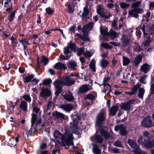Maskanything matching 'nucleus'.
<instances>
[{
	"mask_svg": "<svg viewBox=\"0 0 154 154\" xmlns=\"http://www.w3.org/2000/svg\"><path fill=\"white\" fill-rule=\"evenodd\" d=\"M102 136L99 134H94V140L97 143L100 144L102 143L103 140V139L102 137Z\"/></svg>",
	"mask_w": 154,
	"mask_h": 154,
	"instance_id": "nucleus-25",
	"label": "nucleus"
},
{
	"mask_svg": "<svg viewBox=\"0 0 154 154\" xmlns=\"http://www.w3.org/2000/svg\"><path fill=\"white\" fill-rule=\"evenodd\" d=\"M152 39L149 36H148L147 37V39L143 43L144 45L145 46L148 45L150 42H152Z\"/></svg>",
	"mask_w": 154,
	"mask_h": 154,
	"instance_id": "nucleus-51",
	"label": "nucleus"
},
{
	"mask_svg": "<svg viewBox=\"0 0 154 154\" xmlns=\"http://www.w3.org/2000/svg\"><path fill=\"white\" fill-rule=\"evenodd\" d=\"M140 27L141 29L142 30L143 35V37L145 38V36L146 35H148V34L145 32V28L146 26L145 24H142L141 25H140Z\"/></svg>",
	"mask_w": 154,
	"mask_h": 154,
	"instance_id": "nucleus-49",
	"label": "nucleus"
},
{
	"mask_svg": "<svg viewBox=\"0 0 154 154\" xmlns=\"http://www.w3.org/2000/svg\"><path fill=\"white\" fill-rule=\"evenodd\" d=\"M127 127H124V124H121L118 125H116L115 126L114 130L115 131H119V133L121 136H126L128 134L127 131Z\"/></svg>",
	"mask_w": 154,
	"mask_h": 154,
	"instance_id": "nucleus-3",
	"label": "nucleus"
},
{
	"mask_svg": "<svg viewBox=\"0 0 154 154\" xmlns=\"http://www.w3.org/2000/svg\"><path fill=\"white\" fill-rule=\"evenodd\" d=\"M143 9L140 8L137 9H133L131 11H129L128 14L130 16H132L135 18L139 17L138 14H142L144 12Z\"/></svg>",
	"mask_w": 154,
	"mask_h": 154,
	"instance_id": "nucleus-6",
	"label": "nucleus"
},
{
	"mask_svg": "<svg viewBox=\"0 0 154 154\" xmlns=\"http://www.w3.org/2000/svg\"><path fill=\"white\" fill-rule=\"evenodd\" d=\"M70 77L68 76H66L65 79L64 80V82L65 85L68 86H70L73 85L75 82V81L74 80H70Z\"/></svg>",
	"mask_w": 154,
	"mask_h": 154,
	"instance_id": "nucleus-24",
	"label": "nucleus"
},
{
	"mask_svg": "<svg viewBox=\"0 0 154 154\" xmlns=\"http://www.w3.org/2000/svg\"><path fill=\"white\" fill-rule=\"evenodd\" d=\"M89 13V8H83V12L81 15H80V17L83 20H86V18Z\"/></svg>",
	"mask_w": 154,
	"mask_h": 154,
	"instance_id": "nucleus-19",
	"label": "nucleus"
},
{
	"mask_svg": "<svg viewBox=\"0 0 154 154\" xmlns=\"http://www.w3.org/2000/svg\"><path fill=\"white\" fill-rule=\"evenodd\" d=\"M17 11V9H15L14 11L10 12V14L8 17V19L10 22H11L14 20Z\"/></svg>",
	"mask_w": 154,
	"mask_h": 154,
	"instance_id": "nucleus-36",
	"label": "nucleus"
},
{
	"mask_svg": "<svg viewBox=\"0 0 154 154\" xmlns=\"http://www.w3.org/2000/svg\"><path fill=\"white\" fill-rule=\"evenodd\" d=\"M141 3V1H137L131 5V7L133 9H137L139 8Z\"/></svg>",
	"mask_w": 154,
	"mask_h": 154,
	"instance_id": "nucleus-43",
	"label": "nucleus"
},
{
	"mask_svg": "<svg viewBox=\"0 0 154 154\" xmlns=\"http://www.w3.org/2000/svg\"><path fill=\"white\" fill-rule=\"evenodd\" d=\"M108 34V36L113 38H116L118 35V33L115 31H110Z\"/></svg>",
	"mask_w": 154,
	"mask_h": 154,
	"instance_id": "nucleus-47",
	"label": "nucleus"
},
{
	"mask_svg": "<svg viewBox=\"0 0 154 154\" xmlns=\"http://www.w3.org/2000/svg\"><path fill=\"white\" fill-rule=\"evenodd\" d=\"M32 105L33 112H35V114H37L39 113L40 110V109L35 106L34 102L33 103Z\"/></svg>",
	"mask_w": 154,
	"mask_h": 154,
	"instance_id": "nucleus-44",
	"label": "nucleus"
},
{
	"mask_svg": "<svg viewBox=\"0 0 154 154\" xmlns=\"http://www.w3.org/2000/svg\"><path fill=\"white\" fill-rule=\"evenodd\" d=\"M119 5L120 7L123 9H125L130 6V4H127L125 2H121L120 3Z\"/></svg>",
	"mask_w": 154,
	"mask_h": 154,
	"instance_id": "nucleus-46",
	"label": "nucleus"
},
{
	"mask_svg": "<svg viewBox=\"0 0 154 154\" xmlns=\"http://www.w3.org/2000/svg\"><path fill=\"white\" fill-rule=\"evenodd\" d=\"M145 138L143 136H141L138 139L137 142L141 146H143L145 143Z\"/></svg>",
	"mask_w": 154,
	"mask_h": 154,
	"instance_id": "nucleus-41",
	"label": "nucleus"
},
{
	"mask_svg": "<svg viewBox=\"0 0 154 154\" xmlns=\"http://www.w3.org/2000/svg\"><path fill=\"white\" fill-rule=\"evenodd\" d=\"M67 65L68 68L74 70L75 67L77 66V63L74 61H71L67 63Z\"/></svg>",
	"mask_w": 154,
	"mask_h": 154,
	"instance_id": "nucleus-33",
	"label": "nucleus"
},
{
	"mask_svg": "<svg viewBox=\"0 0 154 154\" xmlns=\"http://www.w3.org/2000/svg\"><path fill=\"white\" fill-rule=\"evenodd\" d=\"M4 7L5 8H7L5 9V11L10 12L12 10L13 8V5L11 3V0H7L6 1L4 4Z\"/></svg>",
	"mask_w": 154,
	"mask_h": 154,
	"instance_id": "nucleus-15",
	"label": "nucleus"
},
{
	"mask_svg": "<svg viewBox=\"0 0 154 154\" xmlns=\"http://www.w3.org/2000/svg\"><path fill=\"white\" fill-rule=\"evenodd\" d=\"M135 100H134L128 101L125 103H122L120 106L121 108L125 111H130L131 107V104H134Z\"/></svg>",
	"mask_w": 154,
	"mask_h": 154,
	"instance_id": "nucleus-7",
	"label": "nucleus"
},
{
	"mask_svg": "<svg viewBox=\"0 0 154 154\" xmlns=\"http://www.w3.org/2000/svg\"><path fill=\"white\" fill-rule=\"evenodd\" d=\"M96 61L94 59H92L89 65V67L92 70L93 72L96 71L95 68Z\"/></svg>",
	"mask_w": 154,
	"mask_h": 154,
	"instance_id": "nucleus-37",
	"label": "nucleus"
},
{
	"mask_svg": "<svg viewBox=\"0 0 154 154\" xmlns=\"http://www.w3.org/2000/svg\"><path fill=\"white\" fill-rule=\"evenodd\" d=\"M23 50L24 54L26 57L27 56V54L29 55L30 53H32V52L31 49L30 48H29L26 46L23 47Z\"/></svg>",
	"mask_w": 154,
	"mask_h": 154,
	"instance_id": "nucleus-38",
	"label": "nucleus"
},
{
	"mask_svg": "<svg viewBox=\"0 0 154 154\" xmlns=\"http://www.w3.org/2000/svg\"><path fill=\"white\" fill-rule=\"evenodd\" d=\"M143 146L146 148H152L154 147V138L150 140L149 139L145 140Z\"/></svg>",
	"mask_w": 154,
	"mask_h": 154,
	"instance_id": "nucleus-12",
	"label": "nucleus"
},
{
	"mask_svg": "<svg viewBox=\"0 0 154 154\" xmlns=\"http://www.w3.org/2000/svg\"><path fill=\"white\" fill-rule=\"evenodd\" d=\"M39 81L38 80H37L36 78H33V79H32L31 82L33 85H36L38 84Z\"/></svg>",
	"mask_w": 154,
	"mask_h": 154,
	"instance_id": "nucleus-64",
	"label": "nucleus"
},
{
	"mask_svg": "<svg viewBox=\"0 0 154 154\" xmlns=\"http://www.w3.org/2000/svg\"><path fill=\"white\" fill-rule=\"evenodd\" d=\"M63 134L61 133L58 130H55L54 132V136L56 138H58L59 136H60V138L62 137Z\"/></svg>",
	"mask_w": 154,
	"mask_h": 154,
	"instance_id": "nucleus-48",
	"label": "nucleus"
},
{
	"mask_svg": "<svg viewBox=\"0 0 154 154\" xmlns=\"http://www.w3.org/2000/svg\"><path fill=\"white\" fill-rule=\"evenodd\" d=\"M74 7L75 5L73 2H70L67 6V12L69 14L73 13L75 11Z\"/></svg>",
	"mask_w": 154,
	"mask_h": 154,
	"instance_id": "nucleus-23",
	"label": "nucleus"
},
{
	"mask_svg": "<svg viewBox=\"0 0 154 154\" xmlns=\"http://www.w3.org/2000/svg\"><path fill=\"white\" fill-rule=\"evenodd\" d=\"M106 120V117L103 112L99 113L96 117V125L99 128L98 130L100 134L103 136L105 139L108 140L111 138L112 135L109 133L105 130L102 127L103 123Z\"/></svg>",
	"mask_w": 154,
	"mask_h": 154,
	"instance_id": "nucleus-2",
	"label": "nucleus"
},
{
	"mask_svg": "<svg viewBox=\"0 0 154 154\" xmlns=\"http://www.w3.org/2000/svg\"><path fill=\"white\" fill-rule=\"evenodd\" d=\"M123 65L124 66H126L128 65L131 62L130 60L128 58L124 56L123 57Z\"/></svg>",
	"mask_w": 154,
	"mask_h": 154,
	"instance_id": "nucleus-42",
	"label": "nucleus"
},
{
	"mask_svg": "<svg viewBox=\"0 0 154 154\" xmlns=\"http://www.w3.org/2000/svg\"><path fill=\"white\" fill-rule=\"evenodd\" d=\"M61 108L67 112L71 111L73 109V106L70 104L62 105H61Z\"/></svg>",
	"mask_w": 154,
	"mask_h": 154,
	"instance_id": "nucleus-28",
	"label": "nucleus"
},
{
	"mask_svg": "<svg viewBox=\"0 0 154 154\" xmlns=\"http://www.w3.org/2000/svg\"><path fill=\"white\" fill-rule=\"evenodd\" d=\"M46 13L48 15H51L54 13V10H52L50 7H48L45 9Z\"/></svg>",
	"mask_w": 154,
	"mask_h": 154,
	"instance_id": "nucleus-53",
	"label": "nucleus"
},
{
	"mask_svg": "<svg viewBox=\"0 0 154 154\" xmlns=\"http://www.w3.org/2000/svg\"><path fill=\"white\" fill-rule=\"evenodd\" d=\"M110 79V77L109 76V75L107 77H105L104 78L102 84H105V83L108 82Z\"/></svg>",
	"mask_w": 154,
	"mask_h": 154,
	"instance_id": "nucleus-62",
	"label": "nucleus"
},
{
	"mask_svg": "<svg viewBox=\"0 0 154 154\" xmlns=\"http://www.w3.org/2000/svg\"><path fill=\"white\" fill-rule=\"evenodd\" d=\"M150 66L147 63L144 64L141 66L140 70L145 73H146L150 70Z\"/></svg>",
	"mask_w": 154,
	"mask_h": 154,
	"instance_id": "nucleus-17",
	"label": "nucleus"
},
{
	"mask_svg": "<svg viewBox=\"0 0 154 154\" xmlns=\"http://www.w3.org/2000/svg\"><path fill=\"white\" fill-rule=\"evenodd\" d=\"M63 50V52L64 54H69V53L71 54L72 53L71 51H70V49L68 46L64 48Z\"/></svg>",
	"mask_w": 154,
	"mask_h": 154,
	"instance_id": "nucleus-56",
	"label": "nucleus"
},
{
	"mask_svg": "<svg viewBox=\"0 0 154 154\" xmlns=\"http://www.w3.org/2000/svg\"><path fill=\"white\" fill-rule=\"evenodd\" d=\"M53 84L56 88V91L55 94L56 96H57L62 92V87L61 86L60 82L59 80L55 81Z\"/></svg>",
	"mask_w": 154,
	"mask_h": 154,
	"instance_id": "nucleus-9",
	"label": "nucleus"
},
{
	"mask_svg": "<svg viewBox=\"0 0 154 154\" xmlns=\"http://www.w3.org/2000/svg\"><path fill=\"white\" fill-rule=\"evenodd\" d=\"M80 119V117L77 116L76 118L73 119V121L70 123V128L72 130V133L69 130L65 129L64 133L62 135V137L60 138L61 140V142L58 140H57L58 143H59L63 147H64L67 149H69L70 151H72L71 149H69V147H66L70 146V145H73V140L74 139L73 133L78 135L80 134L78 131V122Z\"/></svg>",
	"mask_w": 154,
	"mask_h": 154,
	"instance_id": "nucleus-1",
	"label": "nucleus"
},
{
	"mask_svg": "<svg viewBox=\"0 0 154 154\" xmlns=\"http://www.w3.org/2000/svg\"><path fill=\"white\" fill-rule=\"evenodd\" d=\"M142 57L141 55L139 54L134 58V64L136 67L138 66L140 63L142 61Z\"/></svg>",
	"mask_w": 154,
	"mask_h": 154,
	"instance_id": "nucleus-21",
	"label": "nucleus"
},
{
	"mask_svg": "<svg viewBox=\"0 0 154 154\" xmlns=\"http://www.w3.org/2000/svg\"><path fill=\"white\" fill-rule=\"evenodd\" d=\"M67 45L71 51H76V45L75 43H72V41H70L69 43H67Z\"/></svg>",
	"mask_w": 154,
	"mask_h": 154,
	"instance_id": "nucleus-39",
	"label": "nucleus"
},
{
	"mask_svg": "<svg viewBox=\"0 0 154 154\" xmlns=\"http://www.w3.org/2000/svg\"><path fill=\"white\" fill-rule=\"evenodd\" d=\"M147 75H145L143 76H142L140 78V82L142 84H145L146 83V82H145L146 77L147 76Z\"/></svg>",
	"mask_w": 154,
	"mask_h": 154,
	"instance_id": "nucleus-58",
	"label": "nucleus"
},
{
	"mask_svg": "<svg viewBox=\"0 0 154 154\" xmlns=\"http://www.w3.org/2000/svg\"><path fill=\"white\" fill-rule=\"evenodd\" d=\"M27 76L24 78L23 77L24 79V83H29L31 82L32 79L34 78L35 75L34 74L30 75L29 74H27Z\"/></svg>",
	"mask_w": 154,
	"mask_h": 154,
	"instance_id": "nucleus-29",
	"label": "nucleus"
},
{
	"mask_svg": "<svg viewBox=\"0 0 154 154\" xmlns=\"http://www.w3.org/2000/svg\"><path fill=\"white\" fill-rule=\"evenodd\" d=\"M138 96L139 98H143L145 92V90L143 88H141L139 90Z\"/></svg>",
	"mask_w": 154,
	"mask_h": 154,
	"instance_id": "nucleus-45",
	"label": "nucleus"
},
{
	"mask_svg": "<svg viewBox=\"0 0 154 154\" xmlns=\"http://www.w3.org/2000/svg\"><path fill=\"white\" fill-rule=\"evenodd\" d=\"M82 32L83 33V35L81 34L77 33L74 35V36L78 37L84 42L90 41V40L89 38V35L88 31H86Z\"/></svg>",
	"mask_w": 154,
	"mask_h": 154,
	"instance_id": "nucleus-8",
	"label": "nucleus"
},
{
	"mask_svg": "<svg viewBox=\"0 0 154 154\" xmlns=\"http://www.w3.org/2000/svg\"><path fill=\"white\" fill-rule=\"evenodd\" d=\"M31 125L33 127L34 126L37 127L38 125L42 123V119L41 118L39 119L38 120V115L34 113H32L31 115Z\"/></svg>",
	"mask_w": 154,
	"mask_h": 154,
	"instance_id": "nucleus-4",
	"label": "nucleus"
},
{
	"mask_svg": "<svg viewBox=\"0 0 154 154\" xmlns=\"http://www.w3.org/2000/svg\"><path fill=\"white\" fill-rule=\"evenodd\" d=\"M134 154H147V152L140 148V146L132 151Z\"/></svg>",
	"mask_w": 154,
	"mask_h": 154,
	"instance_id": "nucleus-32",
	"label": "nucleus"
},
{
	"mask_svg": "<svg viewBox=\"0 0 154 154\" xmlns=\"http://www.w3.org/2000/svg\"><path fill=\"white\" fill-rule=\"evenodd\" d=\"M101 8L100 6L99 8L97 10V14L100 16L101 17L103 18L106 19H109L110 16V14L108 16H106L104 12H101Z\"/></svg>",
	"mask_w": 154,
	"mask_h": 154,
	"instance_id": "nucleus-22",
	"label": "nucleus"
},
{
	"mask_svg": "<svg viewBox=\"0 0 154 154\" xmlns=\"http://www.w3.org/2000/svg\"><path fill=\"white\" fill-rule=\"evenodd\" d=\"M119 107L116 105L113 106L110 108L109 111V115L112 116H115L119 110Z\"/></svg>",
	"mask_w": 154,
	"mask_h": 154,
	"instance_id": "nucleus-18",
	"label": "nucleus"
},
{
	"mask_svg": "<svg viewBox=\"0 0 154 154\" xmlns=\"http://www.w3.org/2000/svg\"><path fill=\"white\" fill-rule=\"evenodd\" d=\"M102 85L104 87H106L107 89H105V92H106V90H109L110 88H109V87H110V88L111 89V86L109 84L106 83L105 84H102Z\"/></svg>",
	"mask_w": 154,
	"mask_h": 154,
	"instance_id": "nucleus-63",
	"label": "nucleus"
},
{
	"mask_svg": "<svg viewBox=\"0 0 154 154\" xmlns=\"http://www.w3.org/2000/svg\"><path fill=\"white\" fill-rule=\"evenodd\" d=\"M22 98L28 103H30L31 101V98L29 95L25 94L22 97Z\"/></svg>",
	"mask_w": 154,
	"mask_h": 154,
	"instance_id": "nucleus-54",
	"label": "nucleus"
},
{
	"mask_svg": "<svg viewBox=\"0 0 154 154\" xmlns=\"http://www.w3.org/2000/svg\"><path fill=\"white\" fill-rule=\"evenodd\" d=\"M127 143L132 148L134 149L139 146L134 140L131 139H128Z\"/></svg>",
	"mask_w": 154,
	"mask_h": 154,
	"instance_id": "nucleus-16",
	"label": "nucleus"
},
{
	"mask_svg": "<svg viewBox=\"0 0 154 154\" xmlns=\"http://www.w3.org/2000/svg\"><path fill=\"white\" fill-rule=\"evenodd\" d=\"M54 69L58 70H65L67 69V67L65 64L58 62L56 63L53 67Z\"/></svg>",
	"mask_w": 154,
	"mask_h": 154,
	"instance_id": "nucleus-13",
	"label": "nucleus"
},
{
	"mask_svg": "<svg viewBox=\"0 0 154 154\" xmlns=\"http://www.w3.org/2000/svg\"><path fill=\"white\" fill-rule=\"evenodd\" d=\"M102 35H103L104 36H108L109 32H107V31L106 29H103L100 31Z\"/></svg>",
	"mask_w": 154,
	"mask_h": 154,
	"instance_id": "nucleus-61",
	"label": "nucleus"
},
{
	"mask_svg": "<svg viewBox=\"0 0 154 154\" xmlns=\"http://www.w3.org/2000/svg\"><path fill=\"white\" fill-rule=\"evenodd\" d=\"M146 31L147 32L150 31L149 34L150 35H154V24H152L149 26H146Z\"/></svg>",
	"mask_w": 154,
	"mask_h": 154,
	"instance_id": "nucleus-35",
	"label": "nucleus"
},
{
	"mask_svg": "<svg viewBox=\"0 0 154 154\" xmlns=\"http://www.w3.org/2000/svg\"><path fill=\"white\" fill-rule=\"evenodd\" d=\"M96 98L95 96L91 93H89L85 95L84 97L85 100H89L91 101H95Z\"/></svg>",
	"mask_w": 154,
	"mask_h": 154,
	"instance_id": "nucleus-30",
	"label": "nucleus"
},
{
	"mask_svg": "<svg viewBox=\"0 0 154 154\" xmlns=\"http://www.w3.org/2000/svg\"><path fill=\"white\" fill-rule=\"evenodd\" d=\"M52 82V80L51 79H45L43 82V84L44 85H49Z\"/></svg>",
	"mask_w": 154,
	"mask_h": 154,
	"instance_id": "nucleus-55",
	"label": "nucleus"
},
{
	"mask_svg": "<svg viewBox=\"0 0 154 154\" xmlns=\"http://www.w3.org/2000/svg\"><path fill=\"white\" fill-rule=\"evenodd\" d=\"M93 152L94 154H101V150L99 148L98 145L96 144H93Z\"/></svg>",
	"mask_w": 154,
	"mask_h": 154,
	"instance_id": "nucleus-31",
	"label": "nucleus"
},
{
	"mask_svg": "<svg viewBox=\"0 0 154 154\" xmlns=\"http://www.w3.org/2000/svg\"><path fill=\"white\" fill-rule=\"evenodd\" d=\"M42 58L41 63H44V66H46L48 63L49 60L47 57H46L45 56H42Z\"/></svg>",
	"mask_w": 154,
	"mask_h": 154,
	"instance_id": "nucleus-50",
	"label": "nucleus"
},
{
	"mask_svg": "<svg viewBox=\"0 0 154 154\" xmlns=\"http://www.w3.org/2000/svg\"><path fill=\"white\" fill-rule=\"evenodd\" d=\"M121 40L122 43V46L124 47H126L130 42L128 38L126 37L125 36H123L121 38Z\"/></svg>",
	"mask_w": 154,
	"mask_h": 154,
	"instance_id": "nucleus-27",
	"label": "nucleus"
},
{
	"mask_svg": "<svg viewBox=\"0 0 154 154\" xmlns=\"http://www.w3.org/2000/svg\"><path fill=\"white\" fill-rule=\"evenodd\" d=\"M152 122L149 118H145L141 122V126L144 128H150L152 126Z\"/></svg>",
	"mask_w": 154,
	"mask_h": 154,
	"instance_id": "nucleus-11",
	"label": "nucleus"
},
{
	"mask_svg": "<svg viewBox=\"0 0 154 154\" xmlns=\"http://www.w3.org/2000/svg\"><path fill=\"white\" fill-rule=\"evenodd\" d=\"M52 116H54L60 122H62L63 120H65L67 118V116L63 113L57 111L54 112Z\"/></svg>",
	"mask_w": 154,
	"mask_h": 154,
	"instance_id": "nucleus-5",
	"label": "nucleus"
},
{
	"mask_svg": "<svg viewBox=\"0 0 154 154\" xmlns=\"http://www.w3.org/2000/svg\"><path fill=\"white\" fill-rule=\"evenodd\" d=\"M114 145L115 146H118L119 147H121L122 146L120 141L118 140H117L115 142Z\"/></svg>",
	"mask_w": 154,
	"mask_h": 154,
	"instance_id": "nucleus-60",
	"label": "nucleus"
},
{
	"mask_svg": "<svg viewBox=\"0 0 154 154\" xmlns=\"http://www.w3.org/2000/svg\"><path fill=\"white\" fill-rule=\"evenodd\" d=\"M51 90H50L48 88H42V91L40 94V95L44 98L48 97L51 95Z\"/></svg>",
	"mask_w": 154,
	"mask_h": 154,
	"instance_id": "nucleus-10",
	"label": "nucleus"
},
{
	"mask_svg": "<svg viewBox=\"0 0 154 154\" xmlns=\"http://www.w3.org/2000/svg\"><path fill=\"white\" fill-rule=\"evenodd\" d=\"M63 98L69 102L72 101L74 99V97L70 91H69L68 94H64Z\"/></svg>",
	"mask_w": 154,
	"mask_h": 154,
	"instance_id": "nucleus-20",
	"label": "nucleus"
},
{
	"mask_svg": "<svg viewBox=\"0 0 154 154\" xmlns=\"http://www.w3.org/2000/svg\"><path fill=\"white\" fill-rule=\"evenodd\" d=\"M29 40V39L25 38L20 40L19 42L21 43L22 45L23 46V47H24V46H26V45L24 44V43H27V45L30 44L28 43Z\"/></svg>",
	"mask_w": 154,
	"mask_h": 154,
	"instance_id": "nucleus-52",
	"label": "nucleus"
},
{
	"mask_svg": "<svg viewBox=\"0 0 154 154\" xmlns=\"http://www.w3.org/2000/svg\"><path fill=\"white\" fill-rule=\"evenodd\" d=\"M90 90L88 86L86 84L81 86L79 88V92L80 94H85Z\"/></svg>",
	"mask_w": 154,
	"mask_h": 154,
	"instance_id": "nucleus-14",
	"label": "nucleus"
},
{
	"mask_svg": "<svg viewBox=\"0 0 154 154\" xmlns=\"http://www.w3.org/2000/svg\"><path fill=\"white\" fill-rule=\"evenodd\" d=\"M37 127L34 126L33 127L31 125V128L28 131V134H26V136L28 138L29 135L31 136L33 132L35 133L37 131Z\"/></svg>",
	"mask_w": 154,
	"mask_h": 154,
	"instance_id": "nucleus-34",
	"label": "nucleus"
},
{
	"mask_svg": "<svg viewBox=\"0 0 154 154\" xmlns=\"http://www.w3.org/2000/svg\"><path fill=\"white\" fill-rule=\"evenodd\" d=\"M76 28L75 25L74 26H72L68 30L72 32L74 34L75 33V29Z\"/></svg>",
	"mask_w": 154,
	"mask_h": 154,
	"instance_id": "nucleus-59",
	"label": "nucleus"
},
{
	"mask_svg": "<svg viewBox=\"0 0 154 154\" xmlns=\"http://www.w3.org/2000/svg\"><path fill=\"white\" fill-rule=\"evenodd\" d=\"M108 61L104 59H103L100 61V66L103 68L105 69L108 66Z\"/></svg>",
	"mask_w": 154,
	"mask_h": 154,
	"instance_id": "nucleus-40",
	"label": "nucleus"
},
{
	"mask_svg": "<svg viewBox=\"0 0 154 154\" xmlns=\"http://www.w3.org/2000/svg\"><path fill=\"white\" fill-rule=\"evenodd\" d=\"M94 25V23L92 22L89 23L88 24L86 25L88 29L90 30L92 29Z\"/></svg>",
	"mask_w": 154,
	"mask_h": 154,
	"instance_id": "nucleus-57",
	"label": "nucleus"
},
{
	"mask_svg": "<svg viewBox=\"0 0 154 154\" xmlns=\"http://www.w3.org/2000/svg\"><path fill=\"white\" fill-rule=\"evenodd\" d=\"M19 108L23 111H27V103L24 100H22L19 106Z\"/></svg>",
	"mask_w": 154,
	"mask_h": 154,
	"instance_id": "nucleus-26",
	"label": "nucleus"
}]
</instances>
